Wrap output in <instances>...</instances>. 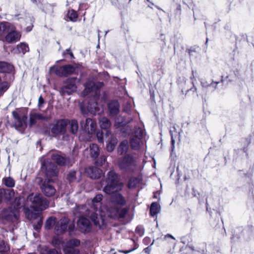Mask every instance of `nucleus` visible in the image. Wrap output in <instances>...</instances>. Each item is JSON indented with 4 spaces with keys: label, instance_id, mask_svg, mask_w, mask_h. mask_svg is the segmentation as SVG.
<instances>
[{
    "label": "nucleus",
    "instance_id": "nucleus-60",
    "mask_svg": "<svg viewBox=\"0 0 254 254\" xmlns=\"http://www.w3.org/2000/svg\"><path fill=\"white\" fill-rule=\"evenodd\" d=\"M196 72H194L193 70L192 71V75L190 77V79L191 80H193V79H194V73H195ZM192 84H193V83L192 82Z\"/></svg>",
    "mask_w": 254,
    "mask_h": 254
},
{
    "label": "nucleus",
    "instance_id": "nucleus-40",
    "mask_svg": "<svg viewBox=\"0 0 254 254\" xmlns=\"http://www.w3.org/2000/svg\"><path fill=\"white\" fill-rule=\"evenodd\" d=\"M67 16L70 21L75 22L77 20L78 15L75 11L71 9L68 11Z\"/></svg>",
    "mask_w": 254,
    "mask_h": 254
},
{
    "label": "nucleus",
    "instance_id": "nucleus-54",
    "mask_svg": "<svg viewBox=\"0 0 254 254\" xmlns=\"http://www.w3.org/2000/svg\"><path fill=\"white\" fill-rule=\"evenodd\" d=\"M201 85L204 88H206L209 85V83L205 80L201 81Z\"/></svg>",
    "mask_w": 254,
    "mask_h": 254
},
{
    "label": "nucleus",
    "instance_id": "nucleus-55",
    "mask_svg": "<svg viewBox=\"0 0 254 254\" xmlns=\"http://www.w3.org/2000/svg\"><path fill=\"white\" fill-rule=\"evenodd\" d=\"M69 54L71 58H73V55L70 49H66L64 52V55Z\"/></svg>",
    "mask_w": 254,
    "mask_h": 254
},
{
    "label": "nucleus",
    "instance_id": "nucleus-13",
    "mask_svg": "<svg viewBox=\"0 0 254 254\" xmlns=\"http://www.w3.org/2000/svg\"><path fill=\"white\" fill-rule=\"evenodd\" d=\"M41 168L45 172L47 177L52 178L57 176L58 174L57 167L48 161L42 163Z\"/></svg>",
    "mask_w": 254,
    "mask_h": 254
},
{
    "label": "nucleus",
    "instance_id": "nucleus-9",
    "mask_svg": "<svg viewBox=\"0 0 254 254\" xmlns=\"http://www.w3.org/2000/svg\"><path fill=\"white\" fill-rule=\"evenodd\" d=\"M16 19L19 21L21 27L26 26L27 32L31 31L33 27V20L32 17L28 13H24L18 15Z\"/></svg>",
    "mask_w": 254,
    "mask_h": 254
},
{
    "label": "nucleus",
    "instance_id": "nucleus-42",
    "mask_svg": "<svg viewBox=\"0 0 254 254\" xmlns=\"http://www.w3.org/2000/svg\"><path fill=\"white\" fill-rule=\"evenodd\" d=\"M3 182L6 186L9 188H13L15 185V182L11 177L4 178Z\"/></svg>",
    "mask_w": 254,
    "mask_h": 254
},
{
    "label": "nucleus",
    "instance_id": "nucleus-51",
    "mask_svg": "<svg viewBox=\"0 0 254 254\" xmlns=\"http://www.w3.org/2000/svg\"><path fill=\"white\" fill-rule=\"evenodd\" d=\"M111 3L112 5L115 6V7L119 8H120V3L119 2L118 0H111Z\"/></svg>",
    "mask_w": 254,
    "mask_h": 254
},
{
    "label": "nucleus",
    "instance_id": "nucleus-62",
    "mask_svg": "<svg viewBox=\"0 0 254 254\" xmlns=\"http://www.w3.org/2000/svg\"><path fill=\"white\" fill-rule=\"evenodd\" d=\"M73 227H74V226H70L69 227V229L70 231H71L73 230Z\"/></svg>",
    "mask_w": 254,
    "mask_h": 254
},
{
    "label": "nucleus",
    "instance_id": "nucleus-17",
    "mask_svg": "<svg viewBox=\"0 0 254 254\" xmlns=\"http://www.w3.org/2000/svg\"><path fill=\"white\" fill-rule=\"evenodd\" d=\"M105 138L107 141V150L109 152L113 151L117 144V138L113 136L111 132L109 130L106 131Z\"/></svg>",
    "mask_w": 254,
    "mask_h": 254
},
{
    "label": "nucleus",
    "instance_id": "nucleus-16",
    "mask_svg": "<svg viewBox=\"0 0 254 254\" xmlns=\"http://www.w3.org/2000/svg\"><path fill=\"white\" fill-rule=\"evenodd\" d=\"M103 85L104 83L102 82H95L92 80H88L84 84V92L88 93L95 92L96 93Z\"/></svg>",
    "mask_w": 254,
    "mask_h": 254
},
{
    "label": "nucleus",
    "instance_id": "nucleus-56",
    "mask_svg": "<svg viewBox=\"0 0 254 254\" xmlns=\"http://www.w3.org/2000/svg\"><path fill=\"white\" fill-rule=\"evenodd\" d=\"M134 250H135V249H130V250H129L128 251L121 250V251H119V252L120 253H124V254H129V253L132 252Z\"/></svg>",
    "mask_w": 254,
    "mask_h": 254
},
{
    "label": "nucleus",
    "instance_id": "nucleus-5",
    "mask_svg": "<svg viewBox=\"0 0 254 254\" xmlns=\"http://www.w3.org/2000/svg\"><path fill=\"white\" fill-rule=\"evenodd\" d=\"M67 125L68 120L61 119L55 121L50 125L52 136L58 137L61 135H64L66 131Z\"/></svg>",
    "mask_w": 254,
    "mask_h": 254
},
{
    "label": "nucleus",
    "instance_id": "nucleus-44",
    "mask_svg": "<svg viewBox=\"0 0 254 254\" xmlns=\"http://www.w3.org/2000/svg\"><path fill=\"white\" fill-rule=\"evenodd\" d=\"M76 172L74 171H71L67 175V179L70 182H73L76 179Z\"/></svg>",
    "mask_w": 254,
    "mask_h": 254
},
{
    "label": "nucleus",
    "instance_id": "nucleus-53",
    "mask_svg": "<svg viewBox=\"0 0 254 254\" xmlns=\"http://www.w3.org/2000/svg\"><path fill=\"white\" fill-rule=\"evenodd\" d=\"M48 254H62L60 252H58L55 249H52V250H50L48 252Z\"/></svg>",
    "mask_w": 254,
    "mask_h": 254
},
{
    "label": "nucleus",
    "instance_id": "nucleus-46",
    "mask_svg": "<svg viewBox=\"0 0 254 254\" xmlns=\"http://www.w3.org/2000/svg\"><path fill=\"white\" fill-rule=\"evenodd\" d=\"M44 103H45V100L43 99V98L42 97V96H40L38 99V108L40 109L42 108L43 107Z\"/></svg>",
    "mask_w": 254,
    "mask_h": 254
},
{
    "label": "nucleus",
    "instance_id": "nucleus-22",
    "mask_svg": "<svg viewBox=\"0 0 254 254\" xmlns=\"http://www.w3.org/2000/svg\"><path fill=\"white\" fill-rule=\"evenodd\" d=\"M68 224V220L67 218H64L62 219L56 224L55 230L58 234H61L64 232L67 229Z\"/></svg>",
    "mask_w": 254,
    "mask_h": 254
},
{
    "label": "nucleus",
    "instance_id": "nucleus-29",
    "mask_svg": "<svg viewBox=\"0 0 254 254\" xmlns=\"http://www.w3.org/2000/svg\"><path fill=\"white\" fill-rule=\"evenodd\" d=\"M70 131L72 134L77 133L78 129V122L75 120H72L70 121H68Z\"/></svg>",
    "mask_w": 254,
    "mask_h": 254
},
{
    "label": "nucleus",
    "instance_id": "nucleus-49",
    "mask_svg": "<svg viewBox=\"0 0 254 254\" xmlns=\"http://www.w3.org/2000/svg\"><path fill=\"white\" fill-rule=\"evenodd\" d=\"M33 113L34 114V115L35 116L34 117H36V118H37L38 120H47V118L46 117L43 116L42 115H41L40 114L36 113L35 112H33Z\"/></svg>",
    "mask_w": 254,
    "mask_h": 254
},
{
    "label": "nucleus",
    "instance_id": "nucleus-10",
    "mask_svg": "<svg viewBox=\"0 0 254 254\" xmlns=\"http://www.w3.org/2000/svg\"><path fill=\"white\" fill-rule=\"evenodd\" d=\"M79 81V79L75 77L67 79L65 82V85L61 88L62 93L64 95L65 94H70L75 91L77 88L76 83Z\"/></svg>",
    "mask_w": 254,
    "mask_h": 254
},
{
    "label": "nucleus",
    "instance_id": "nucleus-28",
    "mask_svg": "<svg viewBox=\"0 0 254 254\" xmlns=\"http://www.w3.org/2000/svg\"><path fill=\"white\" fill-rule=\"evenodd\" d=\"M99 124L100 127L103 129L109 128L111 125L110 120L106 117H102L99 120Z\"/></svg>",
    "mask_w": 254,
    "mask_h": 254
},
{
    "label": "nucleus",
    "instance_id": "nucleus-64",
    "mask_svg": "<svg viewBox=\"0 0 254 254\" xmlns=\"http://www.w3.org/2000/svg\"><path fill=\"white\" fill-rule=\"evenodd\" d=\"M2 198H1V196L0 195V203H1V202H2Z\"/></svg>",
    "mask_w": 254,
    "mask_h": 254
},
{
    "label": "nucleus",
    "instance_id": "nucleus-8",
    "mask_svg": "<svg viewBox=\"0 0 254 254\" xmlns=\"http://www.w3.org/2000/svg\"><path fill=\"white\" fill-rule=\"evenodd\" d=\"M51 72H55L60 76H65L73 73L75 70L74 66L71 64H67L61 67L56 65L50 67Z\"/></svg>",
    "mask_w": 254,
    "mask_h": 254
},
{
    "label": "nucleus",
    "instance_id": "nucleus-35",
    "mask_svg": "<svg viewBox=\"0 0 254 254\" xmlns=\"http://www.w3.org/2000/svg\"><path fill=\"white\" fill-rule=\"evenodd\" d=\"M63 251L64 254H79L80 253L78 249L73 247H64Z\"/></svg>",
    "mask_w": 254,
    "mask_h": 254
},
{
    "label": "nucleus",
    "instance_id": "nucleus-23",
    "mask_svg": "<svg viewBox=\"0 0 254 254\" xmlns=\"http://www.w3.org/2000/svg\"><path fill=\"white\" fill-rule=\"evenodd\" d=\"M15 192L13 190L0 189V195L2 199L3 198L5 200L9 201L14 196Z\"/></svg>",
    "mask_w": 254,
    "mask_h": 254
},
{
    "label": "nucleus",
    "instance_id": "nucleus-24",
    "mask_svg": "<svg viewBox=\"0 0 254 254\" xmlns=\"http://www.w3.org/2000/svg\"><path fill=\"white\" fill-rule=\"evenodd\" d=\"M132 120V118L130 117L126 118H125L124 116H120L116 118L115 121V126L117 128L123 127L130 123Z\"/></svg>",
    "mask_w": 254,
    "mask_h": 254
},
{
    "label": "nucleus",
    "instance_id": "nucleus-43",
    "mask_svg": "<svg viewBox=\"0 0 254 254\" xmlns=\"http://www.w3.org/2000/svg\"><path fill=\"white\" fill-rule=\"evenodd\" d=\"M9 250L7 244L2 240L0 241V252H5Z\"/></svg>",
    "mask_w": 254,
    "mask_h": 254
},
{
    "label": "nucleus",
    "instance_id": "nucleus-21",
    "mask_svg": "<svg viewBox=\"0 0 254 254\" xmlns=\"http://www.w3.org/2000/svg\"><path fill=\"white\" fill-rule=\"evenodd\" d=\"M52 158L60 165H71V162L69 158H65L58 153L53 154Z\"/></svg>",
    "mask_w": 254,
    "mask_h": 254
},
{
    "label": "nucleus",
    "instance_id": "nucleus-41",
    "mask_svg": "<svg viewBox=\"0 0 254 254\" xmlns=\"http://www.w3.org/2000/svg\"><path fill=\"white\" fill-rule=\"evenodd\" d=\"M24 199L22 197L16 198L14 200L13 206L14 209H16L19 211V209L23 206L22 203L23 202Z\"/></svg>",
    "mask_w": 254,
    "mask_h": 254
},
{
    "label": "nucleus",
    "instance_id": "nucleus-48",
    "mask_svg": "<svg viewBox=\"0 0 254 254\" xmlns=\"http://www.w3.org/2000/svg\"><path fill=\"white\" fill-rule=\"evenodd\" d=\"M96 136L99 142L103 143L104 141L103 134L102 132H98L96 134Z\"/></svg>",
    "mask_w": 254,
    "mask_h": 254
},
{
    "label": "nucleus",
    "instance_id": "nucleus-36",
    "mask_svg": "<svg viewBox=\"0 0 254 254\" xmlns=\"http://www.w3.org/2000/svg\"><path fill=\"white\" fill-rule=\"evenodd\" d=\"M17 48L18 52L23 54L29 51L28 45L25 43H21L17 45Z\"/></svg>",
    "mask_w": 254,
    "mask_h": 254
},
{
    "label": "nucleus",
    "instance_id": "nucleus-33",
    "mask_svg": "<svg viewBox=\"0 0 254 254\" xmlns=\"http://www.w3.org/2000/svg\"><path fill=\"white\" fill-rule=\"evenodd\" d=\"M160 211V206L157 202H153L150 206V213L152 216H155Z\"/></svg>",
    "mask_w": 254,
    "mask_h": 254
},
{
    "label": "nucleus",
    "instance_id": "nucleus-27",
    "mask_svg": "<svg viewBox=\"0 0 254 254\" xmlns=\"http://www.w3.org/2000/svg\"><path fill=\"white\" fill-rule=\"evenodd\" d=\"M128 148V142L127 140H124L120 143L119 146L118 148V153L121 155L126 154L127 152Z\"/></svg>",
    "mask_w": 254,
    "mask_h": 254
},
{
    "label": "nucleus",
    "instance_id": "nucleus-34",
    "mask_svg": "<svg viewBox=\"0 0 254 254\" xmlns=\"http://www.w3.org/2000/svg\"><path fill=\"white\" fill-rule=\"evenodd\" d=\"M9 87L8 83L2 79V75L0 74V94H3Z\"/></svg>",
    "mask_w": 254,
    "mask_h": 254
},
{
    "label": "nucleus",
    "instance_id": "nucleus-38",
    "mask_svg": "<svg viewBox=\"0 0 254 254\" xmlns=\"http://www.w3.org/2000/svg\"><path fill=\"white\" fill-rule=\"evenodd\" d=\"M56 222V219L54 217H51L49 218L46 221L45 224V228L47 229H50L55 224Z\"/></svg>",
    "mask_w": 254,
    "mask_h": 254
},
{
    "label": "nucleus",
    "instance_id": "nucleus-50",
    "mask_svg": "<svg viewBox=\"0 0 254 254\" xmlns=\"http://www.w3.org/2000/svg\"><path fill=\"white\" fill-rule=\"evenodd\" d=\"M135 231L137 233H138V234L140 236H142L143 234V230L140 226H138L136 227Z\"/></svg>",
    "mask_w": 254,
    "mask_h": 254
},
{
    "label": "nucleus",
    "instance_id": "nucleus-59",
    "mask_svg": "<svg viewBox=\"0 0 254 254\" xmlns=\"http://www.w3.org/2000/svg\"><path fill=\"white\" fill-rule=\"evenodd\" d=\"M167 238H171L174 240H175V238L171 235L170 234H167L166 235H165L164 237V239L165 240H166Z\"/></svg>",
    "mask_w": 254,
    "mask_h": 254
},
{
    "label": "nucleus",
    "instance_id": "nucleus-6",
    "mask_svg": "<svg viewBox=\"0 0 254 254\" xmlns=\"http://www.w3.org/2000/svg\"><path fill=\"white\" fill-rule=\"evenodd\" d=\"M137 160L130 155H126L119 161V166L121 170L126 171H132L137 167Z\"/></svg>",
    "mask_w": 254,
    "mask_h": 254
},
{
    "label": "nucleus",
    "instance_id": "nucleus-32",
    "mask_svg": "<svg viewBox=\"0 0 254 254\" xmlns=\"http://www.w3.org/2000/svg\"><path fill=\"white\" fill-rule=\"evenodd\" d=\"M52 244L56 248L59 249L62 248L63 250L64 247L65 245V244L63 242L62 240L58 237H55L53 238L52 240Z\"/></svg>",
    "mask_w": 254,
    "mask_h": 254
},
{
    "label": "nucleus",
    "instance_id": "nucleus-3",
    "mask_svg": "<svg viewBox=\"0 0 254 254\" xmlns=\"http://www.w3.org/2000/svg\"><path fill=\"white\" fill-rule=\"evenodd\" d=\"M92 207V200H88L86 204L77 206L74 211L75 215L80 214L78 216L79 218L77 222V225L80 231L83 233L89 232L92 228L91 223L85 216L90 217L94 223L91 216L92 214H94L95 216L96 215V209H94Z\"/></svg>",
    "mask_w": 254,
    "mask_h": 254
},
{
    "label": "nucleus",
    "instance_id": "nucleus-30",
    "mask_svg": "<svg viewBox=\"0 0 254 254\" xmlns=\"http://www.w3.org/2000/svg\"><path fill=\"white\" fill-rule=\"evenodd\" d=\"M90 155L92 158H97L99 154V148L96 144H92L90 145Z\"/></svg>",
    "mask_w": 254,
    "mask_h": 254
},
{
    "label": "nucleus",
    "instance_id": "nucleus-63",
    "mask_svg": "<svg viewBox=\"0 0 254 254\" xmlns=\"http://www.w3.org/2000/svg\"><path fill=\"white\" fill-rule=\"evenodd\" d=\"M218 82H212L210 84V85L212 86L213 84H218Z\"/></svg>",
    "mask_w": 254,
    "mask_h": 254
},
{
    "label": "nucleus",
    "instance_id": "nucleus-45",
    "mask_svg": "<svg viewBox=\"0 0 254 254\" xmlns=\"http://www.w3.org/2000/svg\"><path fill=\"white\" fill-rule=\"evenodd\" d=\"M35 116L34 114L33 113H31L30 115V122H29V124H30V126H32L34 125H35L36 122H37V121L38 120H37V118H36V117H34Z\"/></svg>",
    "mask_w": 254,
    "mask_h": 254
},
{
    "label": "nucleus",
    "instance_id": "nucleus-61",
    "mask_svg": "<svg viewBox=\"0 0 254 254\" xmlns=\"http://www.w3.org/2000/svg\"><path fill=\"white\" fill-rule=\"evenodd\" d=\"M144 251H145V253L149 254V250L148 248H145L144 250Z\"/></svg>",
    "mask_w": 254,
    "mask_h": 254
},
{
    "label": "nucleus",
    "instance_id": "nucleus-47",
    "mask_svg": "<svg viewBox=\"0 0 254 254\" xmlns=\"http://www.w3.org/2000/svg\"><path fill=\"white\" fill-rule=\"evenodd\" d=\"M106 161V158L105 156H102L100 157V159L96 162L98 165H102Z\"/></svg>",
    "mask_w": 254,
    "mask_h": 254
},
{
    "label": "nucleus",
    "instance_id": "nucleus-1",
    "mask_svg": "<svg viewBox=\"0 0 254 254\" xmlns=\"http://www.w3.org/2000/svg\"><path fill=\"white\" fill-rule=\"evenodd\" d=\"M102 199V194H98L92 199V208L96 209V215L92 214L91 218L94 225L99 228H102L105 224L104 217L107 216L112 218H123L125 216L127 212V209L119 208L116 206L107 209L106 206L103 205Z\"/></svg>",
    "mask_w": 254,
    "mask_h": 254
},
{
    "label": "nucleus",
    "instance_id": "nucleus-14",
    "mask_svg": "<svg viewBox=\"0 0 254 254\" xmlns=\"http://www.w3.org/2000/svg\"><path fill=\"white\" fill-rule=\"evenodd\" d=\"M12 115L14 119V126L16 129H24L26 127L27 117L24 115H20L16 111L12 112Z\"/></svg>",
    "mask_w": 254,
    "mask_h": 254
},
{
    "label": "nucleus",
    "instance_id": "nucleus-12",
    "mask_svg": "<svg viewBox=\"0 0 254 254\" xmlns=\"http://www.w3.org/2000/svg\"><path fill=\"white\" fill-rule=\"evenodd\" d=\"M80 125L83 130L90 134L94 133L97 128L96 122L90 118H88L85 121H81Z\"/></svg>",
    "mask_w": 254,
    "mask_h": 254
},
{
    "label": "nucleus",
    "instance_id": "nucleus-11",
    "mask_svg": "<svg viewBox=\"0 0 254 254\" xmlns=\"http://www.w3.org/2000/svg\"><path fill=\"white\" fill-rule=\"evenodd\" d=\"M6 33L7 34L4 37V40L8 43H15L20 39V33L16 30L15 26L12 24H11V26H10Z\"/></svg>",
    "mask_w": 254,
    "mask_h": 254
},
{
    "label": "nucleus",
    "instance_id": "nucleus-4",
    "mask_svg": "<svg viewBox=\"0 0 254 254\" xmlns=\"http://www.w3.org/2000/svg\"><path fill=\"white\" fill-rule=\"evenodd\" d=\"M27 202L30 203V206L37 211L45 210L49 206L47 199L39 193L29 194L27 198Z\"/></svg>",
    "mask_w": 254,
    "mask_h": 254
},
{
    "label": "nucleus",
    "instance_id": "nucleus-39",
    "mask_svg": "<svg viewBox=\"0 0 254 254\" xmlns=\"http://www.w3.org/2000/svg\"><path fill=\"white\" fill-rule=\"evenodd\" d=\"M80 243V241L77 239H71L65 243L64 247L74 248L79 246Z\"/></svg>",
    "mask_w": 254,
    "mask_h": 254
},
{
    "label": "nucleus",
    "instance_id": "nucleus-52",
    "mask_svg": "<svg viewBox=\"0 0 254 254\" xmlns=\"http://www.w3.org/2000/svg\"><path fill=\"white\" fill-rule=\"evenodd\" d=\"M170 134H171V136L172 148V149H174V147H174L175 139L174 138L173 133L172 131L171 130H170Z\"/></svg>",
    "mask_w": 254,
    "mask_h": 254
},
{
    "label": "nucleus",
    "instance_id": "nucleus-25",
    "mask_svg": "<svg viewBox=\"0 0 254 254\" xmlns=\"http://www.w3.org/2000/svg\"><path fill=\"white\" fill-rule=\"evenodd\" d=\"M108 109L112 116H115L119 112L120 105L118 101H111L108 104Z\"/></svg>",
    "mask_w": 254,
    "mask_h": 254
},
{
    "label": "nucleus",
    "instance_id": "nucleus-19",
    "mask_svg": "<svg viewBox=\"0 0 254 254\" xmlns=\"http://www.w3.org/2000/svg\"><path fill=\"white\" fill-rule=\"evenodd\" d=\"M85 173L91 179H97L101 177L102 171L96 167H88L85 170Z\"/></svg>",
    "mask_w": 254,
    "mask_h": 254
},
{
    "label": "nucleus",
    "instance_id": "nucleus-2",
    "mask_svg": "<svg viewBox=\"0 0 254 254\" xmlns=\"http://www.w3.org/2000/svg\"><path fill=\"white\" fill-rule=\"evenodd\" d=\"M123 186L119 176L113 170L109 171L106 179L101 182L103 191L107 194H114L111 197L112 202L120 205H124L126 201L121 194L116 192L120 191Z\"/></svg>",
    "mask_w": 254,
    "mask_h": 254
},
{
    "label": "nucleus",
    "instance_id": "nucleus-31",
    "mask_svg": "<svg viewBox=\"0 0 254 254\" xmlns=\"http://www.w3.org/2000/svg\"><path fill=\"white\" fill-rule=\"evenodd\" d=\"M10 26H11V23L2 22L0 23V36H2L4 34L6 33Z\"/></svg>",
    "mask_w": 254,
    "mask_h": 254
},
{
    "label": "nucleus",
    "instance_id": "nucleus-18",
    "mask_svg": "<svg viewBox=\"0 0 254 254\" xmlns=\"http://www.w3.org/2000/svg\"><path fill=\"white\" fill-rule=\"evenodd\" d=\"M3 216L5 218L9 221H15L19 217V211L9 207L3 211Z\"/></svg>",
    "mask_w": 254,
    "mask_h": 254
},
{
    "label": "nucleus",
    "instance_id": "nucleus-58",
    "mask_svg": "<svg viewBox=\"0 0 254 254\" xmlns=\"http://www.w3.org/2000/svg\"><path fill=\"white\" fill-rule=\"evenodd\" d=\"M130 108H131V105L130 104H128V105H127V108H125L124 110L126 112L128 113L130 110Z\"/></svg>",
    "mask_w": 254,
    "mask_h": 254
},
{
    "label": "nucleus",
    "instance_id": "nucleus-7",
    "mask_svg": "<svg viewBox=\"0 0 254 254\" xmlns=\"http://www.w3.org/2000/svg\"><path fill=\"white\" fill-rule=\"evenodd\" d=\"M143 135L144 130L142 128L138 127L135 128L134 135L130 141V146L132 149H138L142 145Z\"/></svg>",
    "mask_w": 254,
    "mask_h": 254
},
{
    "label": "nucleus",
    "instance_id": "nucleus-20",
    "mask_svg": "<svg viewBox=\"0 0 254 254\" xmlns=\"http://www.w3.org/2000/svg\"><path fill=\"white\" fill-rule=\"evenodd\" d=\"M89 112L92 114H100L103 112V107L96 102H89L87 106Z\"/></svg>",
    "mask_w": 254,
    "mask_h": 254
},
{
    "label": "nucleus",
    "instance_id": "nucleus-37",
    "mask_svg": "<svg viewBox=\"0 0 254 254\" xmlns=\"http://www.w3.org/2000/svg\"><path fill=\"white\" fill-rule=\"evenodd\" d=\"M139 179L137 178H131L128 183V187L129 189H132L136 187L137 184L139 183Z\"/></svg>",
    "mask_w": 254,
    "mask_h": 254
},
{
    "label": "nucleus",
    "instance_id": "nucleus-15",
    "mask_svg": "<svg viewBox=\"0 0 254 254\" xmlns=\"http://www.w3.org/2000/svg\"><path fill=\"white\" fill-rule=\"evenodd\" d=\"M52 180L48 179L42 182L41 189L44 194L48 197L54 195L56 192V190L51 184Z\"/></svg>",
    "mask_w": 254,
    "mask_h": 254
},
{
    "label": "nucleus",
    "instance_id": "nucleus-57",
    "mask_svg": "<svg viewBox=\"0 0 254 254\" xmlns=\"http://www.w3.org/2000/svg\"><path fill=\"white\" fill-rule=\"evenodd\" d=\"M42 226V220H40L38 221V224L36 226H34V228L35 229L38 230V229L40 228Z\"/></svg>",
    "mask_w": 254,
    "mask_h": 254
},
{
    "label": "nucleus",
    "instance_id": "nucleus-26",
    "mask_svg": "<svg viewBox=\"0 0 254 254\" xmlns=\"http://www.w3.org/2000/svg\"><path fill=\"white\" fill-rule=\"evenodd\" d=\"M13 68V66L5 62H0V72L2 73V75L3 73L10 72Z\"/></svg>",
    "mask_w": 254,
    "mask_h": 254
}]
</instances>
